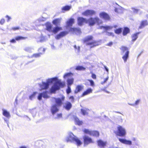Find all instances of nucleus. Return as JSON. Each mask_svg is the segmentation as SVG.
Returning a JSON list of instances; mask_svg holds the SVG:
<instances>
[{"label":"nucleus","mask_w":148,"mask_h":148,"mask_svg":"<svg viewBox=\"0 0 148 148\" xmlns=\"http://www.w3.org/2000/svg\"><path fill=\"white\" fill-rule=\"evenodd\" d=\"M73 75V73L71 72L68 73H65L63 77L64 78H66L69 76Z\"/></svg>","instance_id":"nucleus-42"},{"label":"nucleus","mask_w":148,"mask_h":148,"mask_svg":"<svg viewBox=\"0 0 148 148\" xmlns=\"http://www.w3.org/2000/svg\"><path fill=\"white\" fill-rule=\"evenodd\" d=\"M71 91L70 86H67V88L66 90V92L67 94H69L71 92Z\"/></svg>","instance_id":"nucleus-45"},{"label":"nucleus","mask_w":148,"mask_h":148,"mask_svg":"<svg viewBox=\"0 0 148 148\" xmlns=\"http://www.w3.org/2000/svg\"><path fill=\"white\" fill-rule=\"evenodd\" d=\"M119 118L120 120V121L121 122H122L123 121V119H122L121 116H119Z\"/></svg>","instance_id":"nucleus-59"},{"label":"nucleus","mask_w":148,"mask_h":148,"mask_svg":"<svg viewBox=\"0 0 148 148\" xmlns=\"http://www.w3.org/2000/svg\"><path fill=\"white\" fill-rule=\"evenodd\" d=\"M118 9H119L118 8H115V9H114V11L115 12H119V11H118Z\"/></svg>","instance_id":"nucleus-63"},{"label":"nucleus","mask_w":148,"mask_h":148,"mask_svg":"<svg viewBox=\"0 0 148 148\" xmlns=\"http://www.w3.org/2000/svg\"><path fill=\"white\" fill-rule=\"evenodd\" d=\"M72 106L71 103V102L69 101L66 102L64 105V107L66 110H70Z\"/></svg>","instance_id":"nucleus-17"},{"label":"nucleus","mask_w":148,"mask_h":148,"mask_svg":"<svg viewBox=\"0 0 148 148\" xmlns=\"http://www.w3.org/2000/svg\"><path fill=\"white\" fill-rule=\"evenodd\" d=\"M113 28V27L111 26L106 25L99 26L98 29H103L106 31H107L110 29H112Z\"/></svg>","instance_id":"nucleus-23"},{"label":"nucleus","mask_w":148,"mask_h":148,"mask_svg":"<svg viewBox=\"0 0 148 148\" xmlns=\"http://www.w3.org/2000/svg\"><path fill=\"white\" fill-rule=\"evenodd\" d=\"M26 38L22 36H18L15 38V39L16 40H21L25 39Z\"/></svg>","instance_id":"nucleus-44"},{"label":"nucleus","mask_w":148,"mask_h":148,"mask_svg":"<svg viewBox=\"0 0 148 148\" xmlns=\"http://www.w3.org/2000/svg\"><path fill=\"white\" fill-rule=\"evenodd\" d=\"M24 50L27 52L30 53L33 52L34 49L31 47H27L25 48Z\"/></svg>","instance_id":"nucleus-38"},{"label":"nucleus","mask_w":148,"mask_h":148,"mask_svg":"<svg viewBox=\"0 0 148 148\" xmlns=\"http://www.w3.org/2000/svg\"><path fill=\"white\" fill-rule=\"evenodd\" d=\"M65 140L67 142H75L78 146L80 145L82 143L81 140L71 132H68V135L66 137Z\"/></svg>","instance_id":"nucleus-2"},{"label":"nucleus","mask_w":148,"mask_h":148,"mask_svg":"<svg viewBox=\"0 0 148 148\" xmlns=\"http://www.w3.org/2000/svg\"><path fill=\"white\" fill-rule=\"evenodd\" d=\"M77 23L79 26H82L84 23H87V19L82 17H79L77 18Z\"/></svg>","instance_id":"nucleus-8"},{"label":"nucleus","mask_w":148,"mask_h":148,"mask_svg":"<svg viewBox=\"0 0 148 148\" xmlns=\"http://www.w3.org/2000/svg\"><path fill=\"white\" fill-rule=\"evenodd\" d=\"M92 91V90L90 88L88 89L86 91L82 93V96L84 97V96L90 93Z\"/></svg>","instance_id":"nucleus-32"},{"label":"nucleus","mask_w":148,"mask_h":148,"mask_svg":"<svg viewBox=\"0 0 148 148\" xmlns=\"http://www.w3.org/2000/svg\"><path fill=\"white\" fill-rule=\"evenodd\" d=\"M122 29L121 28H119L114 30L115 33L117 34H119L122 32Z\"/></svg>","instance_id":"nucleus-39"},{"label":"nucleus","mask_w":148,"mask_h":148,"mask_svg":"<svg viewBox=\"0 0 148 148\" xmlns=\"http://www.w3.org/2000/svg\"><path fill=\"white\" fill-rule=\"evenodd\" d=\"M93 37L92 36L89 35L86 36L84 39V42H86L92 40Z\"/></svg>","instance_id":"nucleus-33"},{"label":"nucleus","mask_w":148,"mask_h":148,"mask_svg":"<svg viewBox=\"0 0 148 148\" xmlns=\"http://www.w3.org/2000/svg\"><path fill=\"white\" fill-rule=\"evenodd\" d=\"M104 68L106 70V71H107L108 72L109 71V69L108 67L106 66H104Z\"/></svg>","instance_id":"nucleus-57"},{"label":"nucleus","mask_w":148,"mask_h":148,"mask_svg":"<svg viewBox=\"0 0 148 148\" xmlns=\"http://www.w3.org/2000/svg\"><path fill=\"white\" fill-rule=\"evenodd\" d=\"M84 132L86 134L96 137L98 136L99 135V133L97 131H91L88 129H85Z\"/></svg>","instance_id":"nucleus-7"},{"label":"nucleus","mask_w":148,"mask_h":148,"mask_svg":"<svg viewBox=\"0 0 148 148\" xmlns=\"http://www.w3.org/2000/svg\"><path fill=\"white\" fill-rule=\"evenodd\" d=\"M3 115L7 118H9L10 117V113L4 109H2Z\"/></svg>","instance_id":"nucleus-28"},{"label":"nucleus","mask_w":148,"mask_h":148,"mask_svg":"<svg viewBox=\"0 0 148 148\" xmlns=\"http://www.w3.org/2000/svg\"><path fill=\"white\" fill-rule=\"evenodd\" d=\"M6 17L8 18V20H7L8 21L10 20V19H11V18L10 16H8V15L6 16Z\"/></svg>","instance_id":"nucleus-61"},{"label":"nucleus","mask_w":148,"mask_h":148,"mask_svg":"<svg viewBox=\"0 0 148 148\" xmlns=\"http://www.w3.org/2000/svg\"><path fill=\"white\" fill-rule=\"evenodd\" d=\"M74 79L73 78H68L67 80V86H70L73 82Z\"/></svg>","instance_id":"nucleus-35"},{"label":"nucleus","mask_w":148,"mask_h":148,"mask_svg":"<svg viewBox=\"0 0 148 148\" xmlns=\"http://www.w3.org/2000/svg\"><path fill=\"white\" fill-rule=\"evenodd\" d=\"M10 42L12 43H14L16 42V41L15 39H12L11 40Z\"/></svg>","instance_id":"nucleus-60"},{"label":"nucleus","mask_w":148,"mask_h":148,"mask_svg":"<svg viewBox=\"0 0 148 148\" xmlns=\"http://www.w3.org/2000/svg\"><path fill=\"white\" fill-rule=\"evenodd\" d=\"M95 11L92 10H87L82 13V14L86 16L88 15L92 16L95 14Z\"/></svg>","instance_id":"nucleus-11"},{"label":"nucleus","mask_w":148,"mask_h":148,"mask_svg":"<svg viewBox=\"0 0 148 148\" xmlns=\"http://www.w3.org/2000/svg\"><path fill=\"white\" fill-rule=\"evenodd\" d=\"M45 25L46 27V30L50 32H51L52 29V25L51 23L47 22L46 23Z\"/></svg>","instance_id":"nucleus-22"},{"label":"nucleus","mask_w":148,"mask_h":148,"mask_svg":"<svg viewBox=\"0 0 148 148\" xmlns=\"http://www.w3.org/2000/svg\"><path fill=\"white\" fill-rule=\"evenodd\" d=\"M75 19L71 18L66 23V27L67 28L69 27L72 26L73 24L74 23Z\"/></svg>","instance_id":"nucleus-16"},{"label":"nucleus","mask_w":148,"mask_h":148,"mask_svg":"<svg viewBox=\"0 0 148 148\" xmlns=\"http://www.w3.org/2000/svg\"><path fill=\"white\" fill-rule=\"evenodd\" d=\"M73 118L77 124L79 125H80L82 124V121H80L76 116L73 115Z\"/></svg>","instance_id":"nucleus-20"},{"label":"nucleus","mask_w":148,"mask_h":148,"mask_svg":"<svg viewBox=\"0 0 148 148\" xmlns=\"http://www.w3.org/2000/svg\"><path fill=\"white\" fill-rule=\"evenodd\" d=\"M86 45H90V48H91L99 45L98 42L95 41H93L92 42H88L86 43Z\"/></svg>","instance_id":"nucleus-21"},{"label":"nucleus","mask_w":148,"mask_h":148,"mask_svg":"<svg viewBox=\"0 0 148 148\" xmlns=\"http://www.w3.org/2000/svg\"><path fill=\"white\" fill-rule=\"evenodd\" d=\"M19 27H14L12 28V29L14 30H16L19 29Z\"/></svg>","instance_id":"nucleus-53"},{"label":"nucleus","mask_w":148,"mask_h":148,"mask_svg":"<svg viewBox=\"0 0 148 148\" xmlns=\"http://www.w3.org/2000/svg\"><path fill=\"white\" fill-rule=\"evenodd\" d=\"M100 17L106 20H109L110 17L108 14L105 12H102L99 14Z\"/></svg>","instance_id":"nucleus-9"},{"label":"nucleus","mask_w":148,"mask_h":148,"mask_svg":"<svg viewBox=\"0 0 148 148\" xmlns=\"http://www.w3.org/2000/svg\"><path fill=\"white\" fill-rule=\"evenodd\" d=\"M40 90H45V91L40 93L38 96V99L40 100L43 97L44 98L49 97L48 94L49 93H55L59 90L61 87H64L65 84L64 83L58 79L57 77L49 78L46 82H42L41 84H39Z\"/></svg>","instance_id":"nucleus-1"},{"label":"nucleus","mask_w":148,"mask_h":148,"mask_svg":"<svg viewBox=\"0 0 148 148\" xmlns=\"http://www.w3.org/2000/svg\"><path fill=\"white\" fill-rule=\"evenodd\" d=\"M81 113L84 116L88 115V113L87 112V109L86 108L81 109Z\"/></svg>","instance_id":"nucleus-36"},{"label":"nucleus","mask_w":148,"mask_h":148,"mask_svg":"<svg viewBox=\"0 0 148 148\" xmlns=\"http://www.w3.org/2000/svg\"><path fill=\"white\" fill-rule=\"evenodd\" d=\"M36 94V92H34L32 95L29 96V99L31 100H32L34 99Z\"/></svg>","instance_id":"nucleus-40"},{"label":"nucleus","mask_w":148,"mask_h":148,"mask_svg":"<svg viewBox=\"0 0 148 148\" xmlns=\"http://www.w3.org/2000/svg\"><path fill=\"white\" fill-rule=\"evenodd\" d=\"M44 40H45L44 38L43 37H41L40 38V42H43L44 41Z\"/></svg>","instance_id":"nucleus-55"},{"label":"nucleus","mask_w":148,"mask_h":148,"mask_svg":"<svg viewBox=\"0 0 148 148\" xmlns=\"http://www.w3.org/2000/svg\"><path fill=\"white\" fill-rule=\"evenodd\" d=\"M121 49L122 51L121 53L122 54H123L126 51L124 55L122 57V58L124 62H125L127 61V60L129 58V51L128 50V48L127 47H122Z\"/></svg>","instance_id":"nucleus-5"},{"label":"nucleus","mask_w":148,"mask_h":148,"mask_svg":"<svg viewBox=\"0 0 148 148\" xmlns=\"http://www.w3.org/2000/svg\"><path fill=\"white\" fill-rule=\"evenodd\" d=\"M140 101V99H138L137 100H136L135 101V103H134L131 104V103H128V104L129 105H131V106H134L136 105H138L139 104Z\"/></svg>","instance_id":"nucleus-41"},{"label":"nucleus","mask_w":148,"mask_h":148,"mask_svg":"<svg viewBox=\"0 0 148 148\" xmlns=\"http://www.w3.org/2000/svg\"><path fill=\"white\" fill-rule=\"evenodd\" d=\"M51 46L52 49H56V48L54 45H51Z\"/></svg>","instance_id":"nucleus-58"},{"label":"nucleus","mask_w":148,"mask_h":148,"mask_svg":"<svg viewBox=\"0 0 148 148\" xmlns=\"http://www.w3.org/2000/svg\"><path fill=\"white\" fill-rule=\"evenodd\" d=\"M88 81L89 82L90 86H93L94 85V82L92 80L88 79Z\"/></svg>","instance_id":"nucleus-46"},{"label":"nucleus","mask_w":148,"mask_h":148,"mask_svg":"<svg viewBox=\"0 0 148 148\" xmlns=\"http://www.w3.org/2000/svg\"><path fill=\"white\" fill-rule=\"evenodd\" d=\"M59 108L56 106V105L53 104L51 106V111L53 115L59 111Z\"/></svg>","instance_id":"nucleus-12"},{"label":"nucleus","mask_w":148,"mask_h":148,"mask_svg":"<svg viewBox=\"0 0 148 148\" xmlns=\"http://www.w3.org/2000/svg\"><path fill=\"white\" fill-rule=\"evenodd\" d=\"M113 44V42H110L109 43L107 44V45L108 46L111 47Z\"/></svg>","instance_id":"nucleus-56"},{"label":"nucleus","mask_w":148,"mask_h":148,"mask_svg":"<svg viewBox=\"0 0 148 148\" xmlns=\"http://www.w3.org/2000/svg\"><path fill=\"white\" fill-rule=\"evenodd\" d=\"M130 29L127 27H124L123 32V36H126L130 32Z\"/></svg>","instance_id":"nucleus-34"},{"label":"nucleus","mask_w":148,"mask_h":148,"mask_svg":"<svg viewBox=\"0 0 148 148\" xmlns=\"http://www.w3.org/2000/svg\"><path fill=\"white\" fill-rule=\"evenodd\" d=\"M98 145L100 147H104L106 145V143L104 142L101 140H99L97 141Z\"/></svg>","instance_id":"nucleus-24"},{"label":"nucleus","mask_w":148,"mask_h":148,"mask_svg":"<svg viewBox=\"0 0 148 148\" xmlns=\"http://www.w3.org/2000/svg\"><path fill=\"white\" fill-rule=\"evenodd\" d=\"M62 28L61 27H58V26H56L54 27L52 30L51 32H52L54 34L57 33L59 31L61 30Z\"/></svg>","instance_id":"nucleus-27"},{"label":"nucleus","mask_w":148,"mask_h":148,"mask_svg":"<svg viewBox=\"0 0 148 148\" xmlns=\"http://www.w3.org/2000/svg\"><path fill=\"white\" fill-rule=\"evenodd\" d=\"M133 12L135 14H137L138 12L140 10L137 9L135 8H131Z\"/></svg>","instance_id":"nucleus-43"},{"label":"nucleus","mask_w":148,"mask_h":148,"mask_svg":"<svg viewBox=\"0 0 148 148\" xmlns=\"http://www.w3.org/2000/svg\"><path fill=\"white\" fill-rule=\"evenodd\" d=\"M114 133L116 135L121 137L125 136L126 134L125 129L119 125L117 126V130L115 131Z\"/></svg>","instance_id":"nucleus-4"},{"label":"nucleus","mask_w":148,"mask_h":148,"mask_svg":"<svg viewBox=\"0 0 148 148\" xmlns=\"http://www.w3.org/2000/svg\"><path fill=\"white\" fill-rule=\"evenodd\" d=\"M106 35L108 36H111L113 35V33L112 32H109L106 31Z\"/></svg>","instance_id":"nucleus-49"},{"label":"nucleus","mask_w":148,"mask_h":148,"mask_svg":"<svg viewBox=\"0 0 148 148\" xmlns=\"http://www.w3.org/2000/svg\"><path fill=\"white\" fill-rule=\"evenodd\" d=\"M53 99L55 103V104L54 105H56V106L60 107L62 104L63 101L64 100L65 97L64 96H62L61 98L54 97Z\"/></svg>","instance_id":"nucleus-6"},{"label":"nucleus","mask_w":148,"mask_h":148,"mask_svg":"<svg viewBox=\"0 0 148 148\" xmlns=\"http://www.w3.org/2000/svg\"><path fill=\"white\" fill-rule=\"evenodd\" d=\"M38 148H45L46 146L44 142L41 140H38Z\"/></svg>","instance_id":"nucleus-19"},{"label":"nucleus","mask_w":148,"mask_h":148,"mask_svg":"<svg viewBox=\"0 0 148 148\" xmlns=\"http://www.w3.org/2000/svg\"><path fill=\"white\" fill-rule=\"evenodd\" d=\"M140 33V32H138L136 33L132 36V41L133 42H134L137 38L138 35Z\"/></svg>","instance_id":"nucleus-31"},{"label":"nucleus","mask_w":148,"mask_h":148,"mask_svg":"<svg viewBox=\"0 0 148 148\" xmlns=\"http://www.w3.org/2000/svg\"><path fill=\"white\" fill-rule=\"evenodd\" d=\"M5 22V20L3 19H2L1 20L0 23L1 24L3 25Z\"/></svg>","instance_id":"nucleus-52"},{"label":"nucleus","mask_w":148,"mask_h":148,"mask_svg":"<svg viewBox=\"0 0 148 148\" xmlns=\"http://www.w3.org/2000/svg\"><path fill=\"white\" fill-rule=\"evenodd\" d=\"M42 20H41V19H40V18L38 20V21H44L45 18H42Z\"/></svg>","instance_id":"nucleus-64"},{"label":"nucleus","mask_w":148,"mask_h":148,"mask_svg":"<svg viewBox=\"0 0 148 148\" xmlns=\"http://www.w3.org/2000/svg\"><path fill=\"white\" fill-rule=\"evenodd\" d=\"M68 34V32L66 31H62L57 35L55 37L56 38L59 40L61 38L65 36Z\"/></svg>","instance_id":"nucleus-14"},{"label":"nucleus","mask_w":148,"mask_h":148,"mask_svg":"<svg viewBox=\"0 0 148 148\" xmlns=\"http://www.w3.org/2000/svg\"><path fill=\"white\" fill-rule=\"evenodd\" d=\"M108 77H107L104 80V82H105L106 83L107 81V80H108Z\"/></svg>","instance_id":"nucleus-62"},{"label":"nucleus","mask_w":148,"mask_h":148,"mask_svg":"<svg viewBox=\"0 0 148 148\" xmlns=\"http://www.w3.org/2000/svg\"><path fill=\"white\" fill-rule=\"evenodd\" d=\"M69 99L71 100L72 102H73L74 101V98L73 96H71L69 97Z\"/></svg>","instance_id":"nucleus-48"},{"label":"nucleus","mask_w":148,"mask_h":148,"mask_svg":"<svg viewBox=\"0 0 148 148\" xmlns=\"http://www.w3.org/2000/svg\"><path fill=\"white\" fill-rule=\"evenodd\" d=\"M32 114L33 116H35L36 115V111H34V110H33L32 112Z\"/></svg>","instance_id":"nucleus-51"},{"label":"nucleus","mask_w":148,"mask_h":148,"mask_svg":"<svg viewBox=\"0 0 148 148\" xmlns=\"http://www.w3.org/2000/svg\"><path fill=\"white\" fill-rule=\"evenodd\" d=\"M102 90L105 92H106V93H110V92L109 91L106 90V88H105L103 89H102Z\"/></svg>","instance_id":"nucleus-54"},{"label":"nucleus","mask_w":148,"mask_h":148,"mask_svg":"<svg viewBox=\"0 0 148 148\" xmlns=\"http://www.w3.org/2000/svg\"><path fill=\"white\" fill-rule=\"evenodd\" d=\"M45 51V48H43L42 47L40 48L38 50V53L37 54L38 57L40 56L41 55L44 54Z\"/></svg>","instance_id":"nucleus-26"},{"label":"nucleus","mask_w":148,"mask_h":148,"mask_svg":"<svg viewBox=\"0 0 148 148\" xmlns=\"http://www.w3.org/2000/svg\"><path fill=\"white\" fill-rule=\"evenodd\" d=\"M148 24L147 21V20L142 21L140 23V26L139 27V29H142L145 26Z\"/></svg>","instance_id":"nucleus-25"},{"label":"nucleus","mask_w":148,"mask_h":148,"mask_svg":"<svg viewBox=\"0 0 148 148\" xmlns=\"http://www.w3.org/2000/svg\"><path fill=\"white\" fill-rule=\"evenodd\" d=\"M102 21L100 20L98 17L95 18L90 17L87 19V23H88L90 26H93L96 23H97V25H99L102 23Z\"/></svg>","instance_id":"nucleus-3"},{"label":"nucleus","mask_w":148,"mask_h":148,"mask_svg":"<svg viewBox=\"0 0 148 148\" xmlns=\"http://www.w3.org/2000/svg\"><path fill=\"white\" fill-rule=\"evenodd\" d=\"M69 31L72 32L73 34H79L81 33L80 29L79 28H70Z\"/></svg>","instance_id":"nucleus-13"},{"label":"nucleus","mask_w":148,"mask_h":148,"mask_svg":"<svg viewBox=\"0 0 148 148\" xmlns=\"http://www.w3.org/2000/svg\"><path fill=\"white\" fill-rule=\"evenodd\" d=\"M119 140L121 143L126 145H131L132 144V142L130 140H127L125 139L119 138Z\"/></svg>","instance_id":"nucleus-15"},{"label":"nucleus","mask_w":148,"mask_h":148,"mask_svg":"<svg viewBox=\"0 0 148 148\" xmlns=\"http://www.w3.org/2000/svg\"><path fill=\"white\" fill-rule=\"evenodd\" d=\"M86 68L82 66H77L75 68L76 70L78 71L84 70Z\"/></svg>","instance_id":"nucleus-37"},{"label":"nucleus","mask_w":148,"mask_h":148,"mask_svg":"<svg viewBox=\"0 0 148 148\" xmlns=\"http://www.w3.org/2000/svg\"><path fill=\"white\" fill-rule=\"evenodd\" d=\"M92 73V76L91 77H92L93 79H96V75L93 73L92 72L91 73Z\"/></svg>","instance_id":"nucleus-50"},{"label":"nucleus","mask_w":148,"mask_h":148,"mask_svg":"<svg viewBox=\"0 0 148 148\" xmlns=\"http://www.w3.org/2000/svg\"><path fill=\"white\" fill-rule=\"evenodd\" d=\"M84 88V86L81 85H78L77 86L74 91L75 94H77L80 92Z\"/></svg>","instance_id":"nucleus-18"},{"label":"nucleus","mask_w":148,"mask_h":148,"mask_svg":"<svg viewBox=\"0 0 148 148\" xmlns=\"http://www.w3.org/2000/svg\"><path fill=\"white\" fill-rule=\"evenodd\" d=\"M71 8V5H66L63 6L62 8V12L64 13L65 11H69Z\"/></svg>","instance_id":"nucleus-30"},{"label":"nucleus","mask_w":148,"mask_h":148,"mask_svg":"<svg viewBox=\"0 0 148 148\" xmlns=\"http://www.w3.org/2000/svg\"><path fill=\"white\" fill-rule=\"evenodd\" d=\"M62 114L61 113H60V114H57V117H55V119H58L60 118H61L62 117Z\"/></svg>","instance_id":"nucleus-47"},{"label":"nucleus","mask_w":148,"mask_h":148,"mask_svg":"<svg viewBox=\"0 0 148 148\" xmlns=\"http://www.w3.org/2000/svg\"><path fill=\"white\" fill-rule=\"evenodd\" d=\"M84 140V146L88 145L90 143H92L93 142L92 139L87 136H85L83 137Z\"/></svg>","instance_id":"nucleus-10"},{"label":"nucleus","mask_w":148,"mask_h":148,"mask_svg":"<svg viewBox=\"0 0 148 148\" xmlns=\"http://www.w3.org/2000/svg\"><path fill=\"white\" fill-rule=\"evenodd\" d=\"M61 18H58L52 21V23L56 26L60 25Z\"/></svg>","instance_id":"nucleus-29"}]
</instances>
